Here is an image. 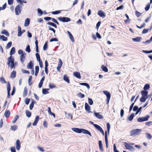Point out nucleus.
Returning <instances> with one entry per match:
<instances>
[{
  "label": "nucleus",
  "instance_id": "obj_58",
  "mask_svg": "<svg viewBox=\"0 0 152 152\" xmlns=\"http://www.w3.org/2000/svg\"><path fill=\"white\" fill-rule=\"evenodd\" d=\"M18 53L19 54L21 55L23 53H25L24 52H23L22 50H19L18 51Z\"/></svg>",
  "mask_w": 152,
  "mask_h": 152
},
{
  "label": "nucleus",
  "instance_id": "obj_25",
  "mask_svg": "<svg viewBox=\"0 0 152 152\" xmlns=\"http://www.w3.org/2000/svg\"><path fill=\"white\" fill-rule=\"evenodd\" d=\"M28 90L27 88L26 87L24 88V90L23 94V96L25 97L27 94Z\"/></svg>",
  "mask_w": 152,
  "mask_h": 152
},
{
  "label": "nucleus",
  "instance_id": "obj_12",
  "mask_svg": "<svg viewBox=\"0 0 152 152\" xmlns=\"http://www.w3.org/2000/svg\"><path fill=\"white\" fill-rule=\"evenodd\" d=\"M94 115L97 118L101 119H102L103 117L102 115L100 114L99 113H96L95 112H94Z\"/></svg>",
  "mask_w": 152,
  "mask_h": 152
},
{
  "label": "nucleus",
  "instance_id": "obj_6",
  "mask_svg": "<svg viewBox=\"0 0 152 152\" xmlns=\"http://www.w3.org/2000/svg\"><path fill=\"white\" fill-rule=\"evenodd\" d=\"M149 117L150 116L149 115H147L145 117L140 118H138L137 119V121L139 122H142L144 121H147L148 120Z\"/></svg>",
  "mask_w": 152,
  "mask_h": 152
},
{
  "label": "nucleus",
  "instance_id": "obj_54",
  "mask_svg": "<svg viewBox=\"0 0 152 152\" xmlns=\"http://www.w3.org/2000/svg\"><path fill=\"white\" fill-rule=\"evenodd\" d=\"M21 71L23 73H29V72L28 71L26 70L23 69H21Z\"/></svg>",
  "mask_w": 152,
  "mask_h": 152
},
{
  "label": "nucleus",
  "instance_id": "obj_19",
  "mask_svg": "<svg viewBox=\"0 0 152 152\" xmlns=\"http://www.w3.org/2000/svg\"><path fill=\"white\" fill-rule=\"evenodd\" d=\"M10 114V112L9 110H6L4 113V115L6 118L9 117Z\"/></svg>",
  "mask_w": 152,
  "mask_h": 152
},
{
  "label": "nucleus",
  "instance_id": "obj_43",
  "mask_svg": "<svg viewBox=\"0 0 152 152\" xmlns=\"http://www.w3.org/2000/svg\"><path fill=\"white\" fill-rule=\"evenodd\" d=\"M42 93L44 94H46L49 93V92L47 91V89H42Z\"/></svg>",
  "mask_w": 152,
  "mask_h": 152
},
{
  "label": "nucleus",
  "instance_id": "obj_5",
  "mask_svg": "<svg viewBox=\"0 0 152 152\" xmlns=\"http://www.w3.org/2000/svg\"><path fill=\"white\" fill-rule=\"evenodd\" d=\"M22 8V6L19 5H17L15 8V12L17 15H19L21 11V8Z\"/></svg>",
  "mask_w": 152,
  "mask_h": 152
},
{
  "label": "nucleus",
  "instance_id": "obj_38",
  "mask_svg": "<svg viewBox=\"0 0 152 152\" xmlns=\"http://www.w3.org/2000/svg\"><path fill=\"white\" fill-rule=\"evenodd\" d=\"M32 76H30L29 77V79H28V84H29V85L30 86L32 83Z\"/></svg>",
  "mask_w": 152,
  "mask_h": 152
},
{
  "label": "nucleus",
  "instance_id": "obj_39",
  "mask_svg": "<svg viewBox=\"0 0 152 152\" xmlns=\"http://www.w3.org/2000/svg\"><path fill=\"white\" fill-rule=\"evenodd\" d=\"M12 44V43L11 42H9L6 47V48L7 49L9 48L11 46Z\"/></svg>",
  "mask_w": 152,
  "mask_h": 152
},
{
  "label": "nucleus",
  "instance_id": "obj_21",
  "mask_svg": "<svg viewBox=\"0 0 152 152\" xmlns=\"http://www.w3.org/2000/svg\"><path fill=\"white\" fill-rule=\"evenodd\" d=\"M30 23V19L28 18H27L25 20V23L24 24V26H28Z\"/></svg>",
  "mask_w": 152,
  "mask_h": 152
},
{
  "label": "nucleus",
  "instance_id": "obj_63",
  "mask_svg": "<svg viewBox=\"0 0 152 152\" xmlns=\"http://www.w3.org/2000/svg\"><path fill=\"white\" fill-rule=\"evenodd\" d=\"M150 4H148L146 7L145 8V10L146 11H147L150 8Z\"/></svg>",
  "mask_w": 152,
  "mask_h": 152
},
{
  "label": "nucleus",
  "instance_id": "obj_15",
  "mask_svg": "<svg viewBox=\"0 0 152 152\" xmlns=\"http://www.w3.org/2000/svg\"><path fill=\"white\" fill-rule=\"evenodd\" d=\"M98 14L101 17H104L105 16V14L101 10H99L98 11Z\"/></svg>",
  "mask_w": 152,
  "mask_h": 152
},
{
  "label": "nucleus",
  "instance_id": "obj_50",
  "mask_svg": "<svg viewBox=\"0 0 152 152\" xmlns=\"http://www.w3.org/2000/svg\"><path fill=\"white\" fill-rule=\"evenodd\" d=\"M34 105V102L33 101L30 104L29 106V109L30 110H31Z\"/></svg>",
  "mask_w": 152,
  "mask_h": 152
},
{
  "label": "nucleus",
  "instance_id": "obj_16",
  "mask_svg": "<svg viewBox=\"0 0 152 152\" xmlns=\"http://www.w3.org/2000/svg\"><path fill=\"white\" fill-rule=\"evenodd\" d=\"M33 63L32 62V61H31L27 65V68L28 69H32L33 68Z\"/></svg>",
  "mask_w": 152,
  "mask_h": 152
},
{
  "label": "nucleus",
  "instance_id": "obj_36",
  "mask_svg": "<svg viewBox=\"0 0 152 152\" xmlns=\"http://www.w3.org/2000/svg\"><path fill=\"white\" fill-rule=\"evenodd\" d=\"M77 96L79 97H80L82 98H83L85 97V95L81 93H78L77 94Z\"/></svg>",
  "mask_w": 152,
  "mask_h": 152
},
{
  "label": "nucleus",
  "instance_id": "obj_49",
  "mask_svg": "<svg viewBox=\"0 0 152 152\" xmlns=\"http://www.w3.org/2000/svg\"><path fill=\"white\" fill-rule=\"evenodd\" d=\"M48 48V45H47V42H46L45 44L43 47V50H46Z\"/></svg>",
  "mask_w": 152,
  "mask_h": 152
},
{
  "label": "nucleus",
  "instance_id": "obj_26",
  "mask_svg": "<svg viewBox=\"0 0 152 152\" xmlns=\"http://www.w3.org/2000/svg\"><path fill=\"white\" fill-rule=\"evenodd\" d=\"M64 80L67 82L68 83H69V80L68 77L66 76V75H64L63 77Z\"/></svg>",
  "mask_w": 152,
  "mask_h": 152
},
{
  "label": "nucleus",
  "instance_id": "obj_62",
  "mask_svg": "<svg viewBox=\"0 0 152 152\" xmlns=\"http://www.w3.org/2000/svg\"><path fill=\"white\" fill-rule=\"evenodd\" d=\"M58 39L56 38H55L53 39H51L50 41V42H52L53 41H58Z\"/></svg>",
  "mask_w": 152,
  "mask_h": 152
},
{
  "label": "nucleus",
  "instance_id": "obj_37",
  "mask_svg": "<svg viewBox=\"0 0 152 152\" xmlns=\"http://www.w3.org/2000/svg\"><path fill=\"white\" fill-rule=\"evenodd\" d=\"M18 118V115H16L14 118V120L12 121V123H15L16 122Z\"/></svg>",
  "mask_w": 152,
  "mask_h": 152
},
{
  "label": "nucleus",
  "instance_id": "obj_23",
  "mask_svg": "<svg viewBox=\"0 0 152 152\" xmlns=\"http://www.w3.org/2000/svg\"><path fill=\"white\" fill-rule=\"evenodd\" d=\"M80 85L86 86L88 89H89L90 87L89 85L87 83H80Z\"/></svg>",
  "mask_w": 152,
  "mask_h": 152
},
{
  "label": "nucleus",
  "instance_id": "obj_60",
  "mask_svg": "<svg viewBox=\"0 0 152 152\" xmlns=\"http://www.w3.org/2000/svg\"><path fill=\"white\" fill-rule=\"evenodd\" d=\"M30 99H29L26 98L25 100V102L26 104H28L30 101Z\"/></svg>",
  "mask_w": 152,
  "mask_h": 152
},
{
  "label": "nucleus",
  "instance_id": "obj_1",
  "mask_svg": "<svg viewBox=\"0 0 152 152\" xmlns=\"http://www.w3.org/2000/svg\"><path fill=\"white\" fill-rule=\"evenodd\" d=\"M72 129L73 131L77 133H83L84 134H88L90 136H92L91 133L89 131L85 129H79L77 128H72Z\"/></svg>",
  "mask_w": 152,
  "mask_h": 152
},
{
  "label": "nucleus",
  "instance_id": "obj_11",
  "mask_svg": "<svg viewBox=\"0 0 152 152\" xmlns=\"http://www.w3.org/2000/svg\"><path fill=\"white\" fill-rule=\"evenodd\" d=\"M141 94L142 95V96L145 98H148L147 95L148 94V92L145 91H141Z\"/></svg>",
  "mask_w": 152,
  "mask_h": 152
},
{
  "label": "nucleus",
  "instance_id": "obj_24",
  "mask_svg": "<svg viewBox=\"0 0 152 152\" xmlns=\"http://www.w3.org/2000/svg\"><path fill=\"white\" fill-rule=\"evenodd\" d=\"M94 126L95 127L96 129L98 130L99 132H100L102 130V128L99 125L97 124H94Z\"/></svg>",
  "mask_w": 152,
  "mask_h": 152
},
{
  "label": "nucleus",
  "instance_id": "obj_41",
  "mask_svg": "<svg viewBox=\"0 0 152 152\" xmlns=\"http://www.w3.org/2000/svg\"><path fill=\"white\" fill-rule=\"evenodd\" d=\"M61 12V10H57L56 11H53L52 12V14L53 15H56L60 13Z\"/></svg>",
  "mask_w": 152,
  "mask_h": 152
},
{
  "label": "nucleus",
  "instance_id": "obj_31",
  "mask_svg": "<svg viewBox=\"0 0 152 152\" xmlns=\"http://www.w3.org/2000/svg\"><path fill=\"white\" fill-rule=\"evenodd\" d=\"M47 24L50 25L52 26L55 28H57V27L56 26V25L54 23L51 22H49L47 23Z\"/></svg>",
  "mask_w": 152,
  "mask_h": 152
},
{
  "label": "nucleus",
  "instance_id": "obj_4",
  "mask_svg": "<svg viewBox=\"0 0 152 152\" xmlns=\"http://www.w3.org/2000/svg\"><path fill=\"white\" fill-rule=\"evenodd\" d=\"M58 19L59 20L63 22L70 21L71 20L68 17H60L58 18Z\"/></svg>",
  "mask_w": 152,
  "mask_h": 152
},
{
  "label": "nucleus",
  "instance_id": "obj_59",
  "mask_svg": "<svg viewBox=\"0 0 152 152\" xmlns=\"http://www.w3.org/2000/svg\"><path fill=\"white\" fill-rule=\"evenodd\" d=\"M10 151L11 152H16L15 148L14 147H11Z\"/></svg>",
  "mask_w": 152,
  "mask_h": 152
},
{
  "label": "nucleus",
  "instance_id": "obj_18",
  "mask_svg": "<svg viewBox=\"0 0 152 152\" xmlns=\"http://www.w3.org/2000/svg\"><path fill=\"white\" fill-rule=\"evenodd\" d=\"M39 119V117L38 116H36L35 120L33 123V125L34 126H36L37 124Z\"/></svg>",
  "mask_w": 152,
  "mask_h": 152
},
{
  "label": "nucleus",
  "instance_id": "obj_8",
  "mask_svg": "<svg viewBox=\"0 0 152 152\" xmlns=\"http://www.w3.org/2000/svg\"><path fill=\"white\" fill-rule=\"evenodd\" d=\"M16 148L17 150H19L20 148V142L18 140H17L16 143Z\"/></svg>",
  "mask_w": 152,
  "mask_h": 152
},
{
  "label": "nucleus",
  "instance_id": "obj_42",
  "mask_svg": "<svg viewBox=\"0 0 152 152\" xmlns=\"http://www.w3.org/2000/svg\"><path fill=\"white\" fill-rule=\"evenodd\" d=\"M150 88V86L148 84H146L145 85L144 87V89L145 90H148Z\"/></svg>",
  "mask_w": 152,
  "mask_h": 152
},
{
  "label": "nucleus",
  "instance_id": "obj_57",
  "mask_svg": "<svg viewBox=\"0 0 152 152\" xmlns=\"http://www.w3.org/2000/svg\"><path fill=\"white\" fill-rule=\"evenodd\" d=\"M0 81L2 83H6L5 80L3 77H1L0 78Z\"/></svg>",
  "mask_w": 152,
  "mask_h": 152
},
{
  "label": "nucleus",
  "instance_id": "obj_33",
  "mask_svg": "<svg viewBox=\"0 0 152 152\" xmlns=\"http://www.w3.org/2000/svg\"><path fill=\"white\" fill-rule=\"evenodd\" d=\"M26 113L27 117H31V112L28 110H26Z\"/></svg>",
  "mask_w": 152,
  "mask_h": 152
},
{
  "label": "nucleus",
  "instance_id": "obj_61",
  "mask_svg": "<svg viewBox=\"0 0 152 152\" xmlns=\"http://www.w3.org/2000/svg\"><path fill=\"white\" fill-rule=\"evenodd\" d=\"M52 21L54 22L55 23H56V24H57L59 25V24L58 23V22L54 18H52V19H51Z\"/></svg>",
  "mask_w": 152,
  "mask_h": 152
},
{
  "label": "nucleus",
  "instance_id": "obj_7",
  "mask_svg": "<svg viewBox=\"0 0 152 152\" xmlns=\"http://www.w3.org/2000/svg\"><path fill=\"white\" fill-rule=\"evenodd\" d=\"M7 64L8 66H10V64L14 62V59L13 56H10L7 58Z\"/></svg>",
  "mask_w": 152,
  "mask_h": 152
},
{
  "label": "nucleus",
  "instance_id": "obj_48",
  "mask_svg": "<svg viewBox=\"0 0 152 152\" xmlns=\"http://www.w3.org/2000/svg\"><path fill=\"white\" fill-rule=\"evenodd\" d=\"M36 56L37 58V60L38 61H39L40 60V57L39 54L38 53H37L36 54Z\"/></svg>",
  "mask_w": 152,
  "mask_h": 152
},
{
  "label": "nucleus",
  "instance_id": "obj_44",
  "mask_svg": "<svg viewBox=\"0 0 152 152\" xmlns=\"http://www.w3.org/2000/svg\"><path fill=\"white\" fill-rule=\"evenodd\" d=\"M107 131H108V134H109V132H110V125L109 123H107Z\"/></svg>",
  "mask_w": 152,
  "mask_h": 152
},
{
  "label": "nucleus",
  "instance_id": "obj_30",
  "mask_svg": "<svg viewBox=\"0 0 152 152\" xmlns=\"http://www.w3.org/2000/svg\"><path fill=\"white\" fill-rule=\"evenodd\" d=\"M134 116V113H132L130 116L128 117V119L129 121H131L133 119Z\"/></svg>",
  "mask_w": 152,
  "mask_h": 152
},
{
  "label": "nucleus",
  "instance_id": "obj_55",
  "mask_svg": "<svg viewBox=\"0 0 152 152\" xmlns=\"http://www.w3.org/2000/svg\"><path fill=\"white\" fill-rule=\"evenodd\" d=\"M142 52L144 53H152V50H150L149 51L148 50H143L142 51Z\"/></svg>",
  "mask_w": 152,
  "mask_h": 152
},
{
  "label": "nucleus",
  "instance_id": "obj_22",
  "mask_svg": "<svg viewBox=\"0 0 152 152\" xmlns=\"http://www.w3.org/2000/svg\"><path fill=\"white\" fill-rule=\"evenodd\" d=\"M8 38L7 37H5L4 36L0 35V39L2 40L3 41H7Z\"/></svg>",
  "mask_w": 152,
  "mask_h": 152
},
{
  "label": "nucleus",
  "instance_id": "obj_53",
  "mask_svg": "<svg viewBox=\"0 0 152 152\" xmlns=\"http://www.w3.org/2000/svg\"><path fill=\"white\" fill-rule=\"evenodd\" d=\"M147 98L142 97L140 99V101L142 102H144L146 100Z\"/></svg>",
  "mask_w": 152,
  "mask_h": 152
},
{
  "label": "nucleus",
  "instance_id": "obj_56",
  "mask_svg": "<svg viewBox=\"0 0 152 152\" xmlns=\"http://www.w3.org/2000/svg\"><path fill=\"white\" fill-rule=\"evenodd\" d=\"M149 30V29H144L143 30V31L142 32V34H144L147 33L148 31Z\"/></svg>",
  "mask_w": 152,
  "mask_h": 152
},
{
  "label": "nucleus",
  "instance_id": "obj_64",
  "mask_svg": "<svg viewBox=\"0 0 152 152\" xmlns=\"http://www.w3.org/2000/svg\"><path fill=\"white\" fill-rule=\"evenodd\" d=\"M10 67L11 68H15V66L14 64V62L13 63H11V64H10Z\"/></svg>",
  "mask_w": 152,
  "mask_h": 152
},
{
  "label": "nucleus",
  "instance_id": "obj_10",
  "mask_svg": "<svg viewBox=\"0 0 152 152\" xmlns=\"http://www.w3.org/2000/svg\"><path fill=\"white\" fill-rule=\"evenodd\" d=\"M85 110L88 112V113L91 112L90 111V107L87 103H86L85 104Z\"/></svg>",
  "mask_w": 152,
  "mask_h": 152
},
{
  "label": "nucleus",
  "instance_id": "obj_47",
  "mask_svg": "<svg viewBox=\"0 0 152 152\" xmlns=\"http://www.w3.org/2000/svg\"><path fill=\"white\" fill-rule=\"evenodd\" d=\"M7 93H9V92H10V84L9 83H8L7 84Z\"/></svg>",
  "mask_w": 152,
  "mask_h": 152
},
{
  "label": "nucleus",
  "instance_id": "obj_46",
  "mask_svg": "<svg viewBox=\"0 0 152 152\" xmlns=\"http://www.w3.org/2000/svg\"><path fill=\"white\" fill-rule=\"evenodd\" d=\"M146 137L148 139H151L152 138V136L150 134L146 133Z\"/></svg>",
  "mask_w": 152,
  "mask_h": 152
},
{
  "label": "nucleus",
  "instance_id": "obj_35",
  "mask_svg": "<svg viewBox=\"0 0 152 152\" xmlns=\"http://www.w3.org/2000/svg\"><path fill=\"white\" fill-rule=\"evenodd\" d=\"M49 87L51 89H52L54 88H55L56 87V86L54 84L50 83L49 84Z\"/></svg>",
  "mask_w": 152,
  "mask_h": 152
},
{
  "label": "nucleus",
  "instance_id": "obj_52",
  "mask_svg": "<svg viewBox=\"0 0 152 152\" xmlns=\"http://www.w3.org/2000/svg\"><path fill=\"white\" fill-rule=\"evenodd\" d=\"M38 12L40 14L39 15V16H41L43 14V12L42 10H41L39 8H38L37 10Z\"/></svg>",
  "mask_w": 152,
  "mask_h": 152
},
{
  "label": "nucleus",
  "instance_id": "obj_45",
  "mask_svg": "<svg viewBox=\"0 0 152 152\" xmlns=\"http://www.w3.org/2000/svg\"><path fill=\"white\" fill-rule=\"evenodd\" d=\"M26 51H27L28 53L30 52L31 51L30 48V46L29 45H28L26 47Z\"/></svg>",
  "mask_w": 152,
  "mask_h": 152
},
{
  "label": "nucleus",
  "instance_id": "obj_51",
  "mask_svg": "<svg viewBox=\"0 0 152 152\" xmlns=\"http://www.w3.org/2000/svg\"><path fill=\"white\" fill-rule=\"evenodd\" d=\"M88 103L90 105H92L93 104V102L92 99L90 98L88 99Z\"/></svg>",
  "mask_w": 152,
  "mask_h": 152
},
{
  "label": "nucleus",
  "instance_id": "obj_40",
  "mask_svg": "<svg viewBox=\"0 0 152 152\" xmlns=\"http://www.w3.org/2000/svg\"><path fill=\"white\" fill-rule=\"evenodd\" d=\"M17 129V126L16 125H14L13 126H11V129L12 130H15Z\"/></svg>",
  "mask_w": 152,
  "mask_h": 152
},
{
  "label": "nucleus",
  "instance_id": "obj_2",
  "mask_svg": "<svg viewBox=\"0 0 152 152\" xmlns=\"http://www.w3.org/2000/svg\"><path fill=\"white\" fill-rule=\"evenodd\" d=\"M141 131V130L139 129H136L132 130L130 132V135L136 136L140 133Z\"/></svg>",
  "mask_w": 152,
  "mask_h": 152
},
{
  "label": "nucleus",
  "instance_id": "obj_27",
  "mask_svg": "<svg viewBox=\"0 0 152 152\" xmlns=\"http://www.w3.org/2000/svg\"><path fill=\"white\" fill-rule=\"evenodd\" d=\"M1 33L5 35L6 36L8 37L9 36V33L5 30H3L1 31Z\"/></svg>",
  "mask_w": 152,
  "mask_h": 152
},
{
  "label": "nucleus",
  "instance_id": "obj_32",
  "mask_svg": "<svg viewBox=\"0 0 152 152\" xmlns=\"http://www.w3.org/2000/svg\"><path fill=\"white\" fill-rule=\"evenodd\" d=\"M102 69L103 71L105 72H108V69L106 66L102 65Z\"/></svg>",
  "mask_w": 152,
  "mask_h": 152
},
{
  "label": "nucleus",
  "instance_id": "obj_29",
  "mask_svg": "<svg viewBox=\"0 0 152 152\" xmlns=\"http://www.w3.org/2000/svg\"><path fill=\"white\" fill-rule=\"evenodd\" d=\"M35 75L36 76L37 75V74L38 73V72L39 71V67L38 66H36L35 67Z\"/></svg>",
  "mask_w": 152,
  "mask_h": 152
},
{
  "label": "nucleus",
  "instance_id": "obj_34",
  "mask_svg": "<svg viewBox=\"0 0 152 152\" xmlns=\"http://www.w3.org/2000/svg\"><path fill=\"white\" fill-rule=\"evenodd\" d=\"M16 71H13L11 74V77L12 78H14L16 76Z\"/></svg>",
  "mask_w": 152,
  "mask_h": 152
},
{
  "label": "nucleus",
  "instance_id": "obj_17",
  "mask_svg": "<svg viewBox=\"0 0 152 152\" xmlns=\"http://www.w3.org/2000/svg\"><path fill=\"white\" fill-rule=\"evenodd\" d=\"M103 92L106 95L107 98H110V94L109 92L106 91H103Z\"/></svg>",
  "mask_w": 152,
  "mask_h": 152
},
{
  "label": "nucleus",
  "instance_id": "obj_13",
  "mask_svg": "<svg viewBox=\"0 0 152 152\" xmlns=\"http://www.w3.org/2000/svg\"><path fill=\"white\" fill-rule=\"evenodd\" d=\"M73 75L76 77L80 79L81 77L80 73L79 72H75L73 73Z\"/></svg>",
  "mask_w": 152,
  "mask_h": 152
},
{
  "label": "nucleus",
  "instance_id": "obj_28",
  "mask_svg": "<svg viewBox=\"0 0 152 152\" xmlns=\"http://www.w3.org/2000/svg\"><path fill=\"white\" fill-rule=\"evenodd\" d=\"M15 48L14 47H12L10 51V54L11 55H12L14 54L15 53Z\"/></svg>",
  "mask_w": 152,
  "mask_h": 152
},
{
  "label": "nucleus",
  "instance_id": "obj_3",
  "mask_svg": "<svg viewBox=\"0 0 152 152\" xmlns=\"http://www.w3.org/2000/svg\"><path fill=\"white\" fill-rule=\"evenodd\" d=\"M125 147L128 149H129L131 151H133L135 150L134 148L131 145L129 144H128L126 142H124Z\"/></svg>",
  "mask_w": 152,
  "mask_h": 152
},
{
  "label": "nucleus",
  "instance_id": "obj_20",
  "mask_svg": "<svg viewBox=\"0 0 152 152\" xmlns=\"http://www.w3.org/2000/svg\"><path fill=\"white\" fill-rule=\"evenodd\" d=\"M141 39V38L140 37H137L135 38H133L132 40L134 42H140V41Z\"/></svg>",
  "mask_w": 152,
  "mask_h": 152
},
{
  "label": "nucleus",
  "instance_id": "obj_14",
  "mask_svg": "<svg viewBox=\"0 0 152 152\" xmlns=\"http://www.w3.org/2000/svg\"><path fill=\"white\" fill-rule=\"evenodd\" d=\"M62 62L61 59H59V64L58 65V66L57 67V70L58 71H60V69L62 65Z\"/></svg>",
  "mask_w": 152,
  "mask_h": 152
},
{
  "label": "nucleus",
  "instance_id": "obj_9",
  "mask_svg": "<svg viewBox=\"0 0 152 152\" xmlns=\"http://www.w3.org/2000/svg\"><path fill=\"white\" fill-rule=\"evenodd\" d=\"M26 56V53H23L20 56V61L22 64H23L24 62Z\"/></svg>",
  "mask_w": 152,
  "mask_h": 152
}]
</instances>
